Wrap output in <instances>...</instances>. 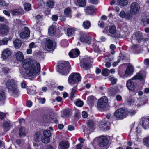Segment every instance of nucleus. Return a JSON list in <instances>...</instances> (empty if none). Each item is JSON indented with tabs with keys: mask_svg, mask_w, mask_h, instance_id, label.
I'll list each match as a JSON object with an SVG mask.
<instances>
[{
	"mask_svg": "<svg viewBox=\"0 0 149 149\" xmlns=\"http://www.w3.org/2000/svg\"><path fill=\"white\" fill-rule=\"evenodd\" d=\"M23 68L25 70V73L27 77L33 76L37 74L40 70V64L37 62L33 63L29 59H26L22 63Z\"/></svg>",
	"mask_w": 149,
	"mask_h": 149,
	"instance_id": "obj_1",
	"label": "nucleus"
},
{
	"mask_svg": "<svg viewBox=\"0 0 149 149\" xmlns=\"http://www.w3.org/2000/svg\"><path fill=\"white\" fill-rule=\"evenodd\" d=\"M6 87L9 93L15 97L18 96L19 91L17 84L13 79H8L6 83Z\"/></svg>",
	"mask_w": 149,
	"mask_h": 149,
	"instance_id": "obj_2",
	"label": "nucleus"
},
{
	"mask_svg": "<svg viewBox=\"0 0 149 149\" xmlns=\"http://www.w3.org/2000/svg\"><path fill=\"white\" fill-rule=\"evenodd\" d=\"M58 71L62 75L68 74L70 72L71 66L68 61H63L58 65Z\"/></svg>",
	"mask_w": 149,
	"mask_h": 149,
	"instance_id": "obj_3",
	"label": "nucleus"
},
{
	"mask_svg": "<svg viewBox=\"0 0 149 149\" xmlns=\"http://www.w3.org/2000/svg\"><path fill=\"white\" fill-rule=\"evenodd\" d=\"M143 79V74L141 73H138L131 79L127 81L126 84L129 90H133L135 88V86L132 80L139 79L141 81Z\"/></svg>",
	"mask_w": 149,
	"mask_h": 149,
	"instance_id": "obj_4",
	"label": "nucleus"
},
{
	"mask_svg": "<svg viewBox=\"0 0 149 149\" xmlns=\"http://www.w3.org/2000/svg\"><path fill=\"white\" fill-rule=\"evenodd\" d=\"M81 77L79 74L76 73H72L69 76L68 83L71 84H77L81 80Z\"/></svg>",
	"mask_w": 149,
	"mask_h": 149,
	"instance_id": "obj_5",
	"label": "nucleus"
},
{
	"mask_svg": "<svg viewBox=\"0 0 149 149\" xmlns=\"http://www.w3.org/2000/svg\"><path fill=\"white\" fill-rule=\"evenodd\" d=\"M90 58L88 57L83 58L80 63V66L82 70H87L92 67V65L89 63L91 61Z\"/></svg>",
	"mask_w": 149,
	"mask_h": 149,
	"instance_id": "obj_6",
	"label": "nucleus"
},
{
	"mask_svg": "<svg viewBox=\"0 0 149 149\" xmlns=\"http://www.w3.org/2000/svg\"><path fill=\"white\" fill-rule=\"evenodd\" d=\"M98 146L100 149H107L108 144V140L104 136L99 137Z\"/></svg>",
	"mask_w": 149,
	"mask_h": 149,
	"instance_id": "obj_7",
	"label": "nucleus"
},
{
	"mask_svg": "<svg viewBox=\"0 0 149 149\" xmlns=\"http://www.w3.org/2000/svg\"><path fill=\"white\" fill-rule=\"evenodd\" d=\"M117 29L116 27L114 25L110 26L109 28L108 27H106L104 30L103 31V32L104 33H106L109 34V33H110L112 35H114V37H117L116 35Z\"/></svg>",
	"mask_w": 149,
	"mask_h": 149,
	"instance_id": "obj_8",
	"label": "nucleus"
},
{
	"mask_svg": "<svg viewBox=\"0 0 149 149\" xmlns=\"http://www.w3.org/2000/svg\"><path fill=\"white\" fill-rule=\"evenodd\" d=\"M140 8V6L137 3H133L130 6V13L135 15L139 13Z\"/></svg>",
	"mask_w": 149,
	"mask_h": 149,
	"instance_id": "obj_9",
	"label": "nucleus"
},
{
	"mask_svg": "<svg viewBox=\"0 0 149 149\" xmlns=\"http://www.w3.org/2000/svg\"><path fill=\"white\" fill-rule=\"evenodd\" d=\"M114 115L117 118L120 119H123L126 116L125 110L123 108H120L116 111Z\"/></svg>",
	"mask_w": 149,
	"mask_h": 149,
	"instance_id": "obj_10",
	"label": "nucleus"
},
{
	"mask_svg": "<svg viewBox=\"0 0 149 149\" xmlns=\"http://www.w3.org/2000/svg\"><path fill=\"white\" fill-rule=\"evenodd\" d=\"M108 102V98L105 96L102 97L99 99L97 103V107L100 108H104Z\"/></svg>",
	"mask_w": 149,
	"mask_h": 149,
	"instance_id": "obj_11",
	"label": "nucleus"
},
{
	"mask_svg": "<svg viewBox=\"0 0 149 149\" xmlns=\"http://www.w3.org/2000/svg\"><path fill=\"white\" fill-rule=\"evenodd\" d=\"M80 37L79 40L81 42H85L88 44H90L91 41V38L89 36H86L83 32L80 33Z\"/></svg>",
	"mask_w": 149,
	"mask_h": 149,
	"instance_id": "obj_12",
	"label": "nucleus"
},
{
	"mask_svg": "<svg viewBox=\"0 0 149 149\" xmlns=\"http://www.w3.org/2000/svg\"><path fill=\"white\" fill-rule=\"evenodd\" d=\"M133 71V66L131 65L128 66L127 67L125 71V74H122L121 76L123 78L127 77L132 74Z\"/></svg>",
	"mask_w": 149,
	"mask_h": 149,
	"instance_id": "obj_13",
	"label": "nucleus"
},
{
	"mask_svg": "<svg viewBox=\"0 0 149 149\" xmlns=\"http://www.w3.org/2000/svg\"><path fill=\"white\" fill-rule=\"evenodd\" d=\"M24 31L20 34V37L22 39L27 38L29 36L30 34V31L27 27H24Z\"/></svg>",
	"mask_w": 149,
	"mask_h": 149,
	"instance_id": "obj_14",
	"label": "nucleus"
},
{
	"mask_svg": "<svg viewBox=\"0 0 149 149\" xmlns=\"http://www.w3.org/2000/svg\"><path fill=\"white\" fill-rule=\"evenodd\" d=\"M45 46L48 49H53L54 48V45L52 39L47 38L46 39Z\"/></svg>",
	"mask_w": 149,
	"mask_h": 149,
	"instance_id": "obj_15",
	"label": "nucleus"
},
{
	"mask_svg": "<svg viewBox=\"0 0 149 149\" xmlns=\"http://www.w3.org/2000/svg\"><path fill=\"white\" fill-rule=\"evenodd\" d=\"M69 147V143L67 141H63L59 143L58 148L60 149H67Z\"/></svg>",
	"mask_w": 149,
	"mask_h": 149,
	"instance_id": "obj_16",
	"label": "nucleus"
},
{
	"mask_svg": "<svg viewBox=\"0 0 149 149\" xmlns=\"http://www.w3.org/2000/svg\"><path fill=\"white\" fill-rule=\"evenodd\" d=\"M133 36L135 38L138 42H140L143 39V36L142 33L140 31H137L133 34Z\"/></svg>",
	"mask_w": 149,
	"mask_h": 149,
	"instance_id": "obj_17",
	"label": "nucleus"
},
{
	"mask_svg": "<svg viewBox=\"0 0 149 149\" xmlns=\"http://www.w3.org/2000/svg\"><path fill=\"white\" fill-rule=\"evenodd\" d=\"M11 55L10 50L8 49H5L2 52L1 57L4 60H6L8 58V57Z\"/></svg>",
	"mask_w": 149,
	"mask_h": 149,
	"instance_id": "obj_18",
	"label": "nucleus"
},
{
	"mask_svg": "<svg viewBox=\"0 0 149 149\" xmlns=\"http://www.w3.org/2000/svg\"><path fill=\"white\" fill-rule=\"evenodd\" d=\"M80 52L78 49H73L69 53V56L72 58L76 57L79 55Z\"/></svg>",
	"mask_w": 149,
	"mask_h": 149,
	"instance_id": "obj_19",
	"label": "nucleus"
},
{
	"mask_svg": "<svg viewBox=\"0 0 149 149\" xmlns=\"http://www.w3.org/2000/svg\"><path fill=\"white\" fill-rule=\"evenodd\" d=\"M8 30V26L6 25H2L0 26V33L1 35H6Z\"/></svg>",
	"mask_w": 149,
	"mask_h": 149,
	"instance_id": "obj_20",
	"label": "nucleus"
},
{
	"mask_svg": "<svg viewBox=\"0 0 149 149\" xmlns=\"http://www.w3.org/2000/svg\"><path fill=\"white\" fill-rule=\"evenodd\" d=\"M10 12L13 15H22L23 14L22 11V9L20 8L18 9L10 10Z\"/></svg>",
	"mask_w": 149,
	"mask_h": 149,
	"instance_id": "obj_21",
	"label": "nucleus"
},
{
	"mask_svg": "<svg viewBox=\"0 0 149 149\" xmlns=\"http://www.w3.org/2000/svg\"><path fill=\"white\" fill-rule=\"evenodd\" d=\"M120 91L117 87L110 88L109 89V93L111 95H114L119 92Z\"/></svg>",
	"mask_w": 149,
	"mask_h": 149,
	"instance_id": "obj_22",
	"label": "nucleus"
},
{
	"mask_svg": "<svg viewBox=\"0 0 149 149\" xmlns=\"http://www.w3.org/2000/svg\"><path fill=\"white\" fill-rule=\"evenodd\" d=\"M12 125L10 121H5L3 123V127L6 131H8L11 127Z\"/></svg>",
	"mask_w": 149,
	"mask_h": 149,
	"instance_id": "obj_23",
	"label": "nucleus"
},
{
	"mask_svg": "<svg viewBox=\"0 0 149 149\" xmlns=\"http://www.w3.org/2000/svg\"><path fill=\"white\" fill-rule=\"evenodd\" d=\"M17 59L19 61H22L24 59V56L22 53L20 51L17 52L16 54Z\"/></svg>",
	"mask_w": 149,
	"mask_h": 149,
	"instance_id": "obj_24",
	"label": "nucleus"
},
{
	"mask_svg": "<svg viewBox=\"0 0 149 149\" xmlns=\"http://www.w3.org/2000/svg\"><path fill=\"white\" fill-rule=\"evenodd\" d=\"M142 121L143 127L145 129L148 127L149 125V118H143L142 119Z\"/></svg>",
	"mask_w": 149,
	"mask_h": 149,
	"instance_id": "obj_25",
	"label": "nucleus"
},
{
	"mask_svg": "<svg viewBox=\"0 0 149 149\" xmlns=\"http://www.w3.org/2000/svg\"><path fill=\"white\" fill-rule=\"evenodd\" d=\"M96 9L95 7L93 6H88L85 10V12L88 14H91L95 12Z\"/></svg>",
	"mask_w": 149,
	"mask_h": 149,
	"instance_id": "obj_26",
	"label": "nucleus"
},
{
	"mask_svg": "<svg viewBox=\"0 0 149 149\" xmlns=\"http://www.w3.org/2000/svg\"><path fill=\"white\" fill-rule=\"evenodd\" d=\"M71 10L70 8H68L65 9L64 11L65 16L66 17H71Z\"/></svg>",
	"mask_w": 149,
	"mask_h": 149,
	"instance_id": "obj_27",
	"label": "nucleus"
},
{
	"mask_svg": "<svg viewBox=\"0 0 149 149\" xmlns=\"http://www.w3.org/2000/svg\"><path fill=\"white\" fill-rule=\"evenodd\" d=\"M56 31V27L54 25L51 26L48 29V33L51 36L54 35Z\"/></svg>",
	"mask_w": 149,
	"mask_h": 149,
	"instance_id": "obj_28",
	"label": "nucleus"
},
{
	"mask_svg": "<svg viewBox=\"0 0 149 149\" xmlns=\"http://www.w3.org/2000/svg\"><path fill=\"white\" fill-rule=\"evenodd\" d=\"M99 137H96L91 142V144L94 147L95 149H97V147L98 146L99 144Z\"/></svg>",
	"mask_w": 149,
	"mask_h": 149,
	"instance_id": "obj_29",
	"label": "nucleus"
},
{
	"mask_svg": "<svg viewBox=\"0 0 149 149\" xmlns=\"http://www.w3.org/2000/svg\"><path fill=\"white\" fill-rule=\"evenodd\" d=\"M13 44L15 48L16 49H18L21 46L22 42L20 40L17 39L13 42Z\"/></svg>",
	"mask_w": 149,
	"mask_h": 149,
	"instance_id": "obj_30",
	"label": "nucleus"
},
{
	"mask_svg": "<svg viewBox=\"0 0 149 149\" xmlns=\"http://www.w3.org/2000/svg\"><path fill=\"white\" fill-rule=\"evenodd\" d=\"M19 133L20 137L25 136L26 135V132L24 127H21L19 130Z\"/></svg>",
	"mask_w": 149,
	"mask_h": 149,
	"instance_id": "obj_31",
	"label": "nucleus"
},
{
	"mask_svg": "<svg viewBox=\"0 0 149 149\" xmlns=\"http://www.w3.org/2000/svg\"><path fill=\"white\" fill-rule=\"evenodd\" d=\"M87 102L88 104L90 105H93L94 103V98L93 96L89 97L87 100Z\"/></svg>",
	"mask_w": 149,
	"mask_h": 149,
	"instance_id": "obj_32",
	"label": "nucleus"
},
{
	"mask_svg": "<svg viewBox=\"0 0 149 149\" xmlns=\"http://www.w3.org/2000/svg\"><path fill=\"white\" fill-rule=\"evenodd\" d=\"M117 3L119 5L124 7L128 4V2L127 0H118Z\"/></svg>",
	"mask_w": 149,
	"mask_h": 149,
	"instance_id": "obj_33",
	"label": "nucleus"
},
{
	"mask_svg": "<svg viewBox=\"0 0 149 149\" xmlns=\"http://www.w3.org/2000/svg\"><path fill=\"white\" fill-rule=\"evenodd\" d=\"M6 96L5 92L2 90L0 89V101L5 100Z\"/></svg>",
	"mask_w": 149,
	"mask_h": 149,
	"instance_id": "obj_34",
	"label": "nucleus"
},
{
	"mask_svg": "<svg viewBox=\"0 0 149 149\" xmlns=\"http://www.w3.org/2000/svg\"><path fill=\"white\" fill-rule=\"evenodd\" d=\"M77 84L72 89V90L71 91L70 95L71 96L70 97V98L71 99V100H72V98L75 97V96L74 95V94L76 93V92L77 91V89L76 88V87L77 86Z\"/></svg>",
	"mask_w": 149,
	"mask_h": 149,
	"instance_id": "obj_35",
	"label": "nucleus"
},
{
	"mask_svg": "<svg viewBox=\"0 0 149 149\" xmlns=\"http://www.w3.org/2000/svg\"><path fill=\"white\" fill-rule=\"evenodd\" d=\"M77 5L80 7H84L86 6L85 0H77Z\"/></svg>",
	"mask_w": 149,
	"mask_h": 149,
	"instance_id": "obj_36",
	"label": "nucleus"
},
{
	"mask_svg": "<svg viewBox=\"0 0 149 149\" xmlns=\"http://www.w3.org/2000/svg\"><path fill=\"white\" fill-rule=\"evenodd\" d=\"M67 33L68 36H72L74 34V31L72 28H68L67 30Z\"/></svg>",
	"mask_w": 149,
	"mask_h": 149,
	"instance_id": "obj_37",
	"label": "nucleus"
},
{
	"mask_svg": "<svg viewBox=\"0 0 149 149\" xmlns=\"http://www.w3.org/2000/svg\"><path fill=\"white\" fill-rule=\"evenodd\" d=\"M83 26L85 29H88L91 26L90 22L88 21H86L83 22Z\"/></svg>",
	"mask_w": 149,
	"mask_h": 149,
	"instance_id": "obj_38",
	"label": "nucleus"
},
{
	"mask_svg": "<svg viewBox=\"0 0 149 149\" xmlns=\"http://www.w3.org/2000/svg\"><path fill=\"white\" fill-rule=\"evenodd\" d=\"M43 136L45 137H50L51 135V133L50 130H45L43 132Z\"/></svg>",
	"mask_w": 149,
	"mask_h": 149,
	"instance_id": "obj_39",
	"label": "nucleus"
},
{
	"mask_svg": "<svg viewBox=\"0 0 149 149\" xmlns=\"http://www.w3.org/2000/svg\"><path fill=\"white\" fill-rule=\"evenodd\" d=\"M109 79L111 81V83L112 85L116 84L117 81V79L114 78L112 76H109Z\"/></svg>",
	"mask_w": 149,
	"mask_h": 149,
	"instance_id": "obj_40",
	"label": "nucleus"
},
{
	"mask_svg": "<svg viewBox=\"0 0 149 149\" xmlns=\"http://www.w3.org/2000/svg\"><path fill=\"white\" fill-rule=\"evenodd\" d=\"M8 40V38L6 37L3 38L2 40H0V45H7Z\"/></svg>",
	"mask_w": 149,
	"mask_h": 149,
	"instance_id": "obj_41",
	"label": "nucleus"
},
{
	"mask_svg": "<svg viewBox=\"0 0 149 149\" xmlns=\"http://www.w3.org/2000/svg\"><path fill=\"white\" fill-rule=\"evenodd\" d=\"M42 141L45 143H47L50 142V137H45V136L42 138Z\"/></svg>",
	"mask_w": 149,
	"mask_h": 149,
	"instance_id": "obj_42",
	"label": "nucleus"
},
{
	"mask_svg": "<svg viewBox=\"0 0 149 149\" xmlns=\"http://www.w3.org/2000/svg\"><path fill=\"white\" fill-rule=\"evenodd\" d=\"M110 71L107 68L103 69L102 71V74L104 76H107L109 74Z\"/></svg>",
	"mask_w": 149,
	"mask_h": 149,
	"instance_id": "obj_43",
	"label": "nucleus"
},
{
	"mask_svg": "<svg viewBox=\"0 0 149 149\" xmlns=\"http://www.w3.org/2000/svg\"><path fill=\"white\" fill-rule=\"evenodd\" d=\"M94 122L92 120H88L87 122V124L89 129H92L94 125Z\"/></svg>",
	"mask_w": 149,
	"mask_h": 149,
	"instance_id": "obj_44",
	"label": "nucleus"
},
{
	"mask_svg": "<svg viewBox=\"0 0 149 149\" xmlns=\"http://www.w3.org/2000/svg\"><path fill=\"white\" fill-rule=\"evenodd\" d=\"M43 118L44 121L45 123L49 122L51 120V118H50L49 116L46 115L44 116Z\"/></svg>",
	"mask_w": 149,
	"mask_h": 149,
	"instance_id": "obj_45",
	"label": "nucleus"
},
{
	"mask_svg": "<svg viewBox=\"0 0 149 149\" xmlns=\"http://www.w3.org/2000/svg\"><path fill=\"white\" fill-rule=\"evenodd\" d=\"M135 102L134 99L132 97H130L127 100V103L128 105H132Z\"/></svg>",
	"mask_w": 149,
	"mask_h": 149,
	"instance_id": "obj_46",
	"label": "nucleus"
},
{
	"mask_svg": "<svg viewBox=\"0 0 149 149\" xmlns=\"http://www.w3.org/2000/svg\"><path fill=\"white\" fill-rule=\"evenodd\" d=\"M132 14L130 13H126L125 15V18L126 20H130L131 19L132 17Z\"/></svg>",
	"mask_w": 149,
	"mask_h": 149,
	"instance_id": "obj_47",
	"label": "nucleus"
},
{
	"mask_svg": "<svg viewBox=\"0 0 149 149\" xmlns=\"http://www.w3.org/2000/svg\"><path fill=\"white\" fill-rule=\"evenodd\" d=\"M75 104L77 106L79 107H81L83 105L84 103L82 101L78 99L76 102Z\"/></svg>",
	"mask_w": 149,
	"mask_h": 149,
	"instance_id": "obj_48",
	"label": "nucleus"
},
{
	"mask_svg": "<svg viewBox=\"0 0 149 149\" xmlns=\"http://www.w3.org/2000/svg\"><path fill=\"white\" fill-rule=\"evenodd\" d=\"M63 114L65 117H69L70 115V112L69 110H65L63 112Z\"/></svg>",
	"mask_w": 149,
	"mask_h": 149,
	"instance_id": "obj_49",
	"label": "nucleus"
},
{
	"mask_svg": "<svg viewBox=\"0 0 149 149\" xmlns=\"http://www.w3.org/2000/svg\"><path fill=\"white\" fill-rule=\"evenodd\" d=\"M20 73L22 75V76L25 78H27V75L25 73V70L23 68L20 69Z\"/></svg>",
	"mask_w": 149,
	"mask_h": 149,
	"instance_id": "obj_50",
	"label": "nucleus"
},
{
	"mask_svg": "<svg viewBox=\"0 0 149 149\" xmlns=\"http://www.w3.org/2000/svg\"><path fill=\"white\" fill-rule=\"evenodd\" d=\"M31 5L29 3H26L24 5V8L26 11H29L31 10Z\"/></svg>",
	"mask_w": 149,
	"mask_h": 149,
	"instance_id": "obj_51",
	"label": "nucleus"
},
{
	"mask_svg": "<svg viewBox=\"0 0 149 149\" xmlns=\"http://www.w3.org/2000/svg\"><path fill=\"white\" fill-rule=\"evenodd\" d=\"M143 141L145 145L149 147V138H145L143 139Z\"/></svg>",
	"mask_w": 149,
	"mask_h": 149,
	"instance_id": "obj_52",
	"label": "nucleus"
},
{
	"mask_svg": "<svg viewBox=\"0 0 149 149\" xmlns=\"http://www.w3.org/2000/svg\"><path fill=\"white\" fill-rule=\"evenodd\" d=\"M33 28L37 31H39L40 29V24L37 22L36 24L33 26Z\"/></svg>",
	"mask_w": 149,
	"mask_h": 149,
	"instance_id": "obj_53",
	"label": "nucleus"
},
{
	"mask_svg": "<svg viewBox=\"0 0 149 149\" xmlns=\"http://www.w3.org/2000/svg\"><path fill=\"white\" fill-rule=\"evenodd\" d=\"M40 134L39 132H36L34 136V139L36 141H37L38 140L39 138Z\"/></svg>",
	"mask_w": 149,
	"mask_h": 149,
	"instance_id": "obj_54",
	"label": "nucleus"
},
{
	"mask_svg": "<svg viewBox=\"0 0 149 149\" xmlns=\"http://www.w3.org/2000/svg\"><path fill=\"white\" fill-rule=\"evenodd\" d=\"M136 113V111L133 110H130L127 111L128 114L130 116L134 115Z\"/></svg>",
	"mask_w": 149,
	"mask_h": 149,
	"instance_id": "obj_55",
	"label": "nucleus"
},
{
	"mask_svg": "<svg viewBox=\"0 0 149 149\" xmlns=\"http://www.w3.org/2000/svg\"><path fill=\"white\" fill-rule=\"evenodd\" d=\"M35 90H33L32 88L28 89L27 91L28 93L30 95L35 94Z\"/></svg>",
	"mask_w": 149,
	"mask_h": 149,
	"instance_id": "obj_56",
	"label": "nucleus"
},
{
	"mask_svg": "<svg viewBox=\"0 0 149 149\" xmlns=\"http://www.w3.org/2000/svg\"><path fill=\"white\" fill-rule=\"evenodd\" d=\"M53 1H49L47 3V6L50 8H52L53 6Z\"/></svg>",
	"mask_w": 149,
	"mask_h": 149,
	"instance_id": "obj_57",
	"label": "nucleus"
},
{
	"mask_svg": "<svg viewBox=\"0 0 149 149\" xmlns=\"http://www.w3.org/2000/svg\"><path fill=\"white\" fill-rule=\"evenodd\" d=\"M125 14L126 13H125V11L123 10H122L121 11L119 14V16L122 18H125Z\"/></svg>",
	"mask_w": 149,
	"mask_h": 149,
	"instance_id": "obj_58",
	"label": "nucleus"
},
{
	"mask_svg": "<svg viewBox=\"0 0 149 149\" xmlns=\"http://www.w3.org/2000/svg\"><path fill=\"white\" fill-rule=\"evenodd\" d=\"M100 127L102 130H104L106 129V125L105 123H103L102 124H101L99 125Z\"/></svg>",
	"mask_w": 149,
	"mask_h": 149,
	"instance_id": "obj_59",
	"label": "nucleus"
},
{
	"mask_svg": "<svg viewBox=\"0 0 149 149\" xmlns=\"http://www.w3.org/2000/svg\"><path fill=\"white\" fill-rule=\"evenodd\" d=\"M51 18L53 21H56L57 20L58 17L57 15H53Z\"/></svg>",
	"mask_w": 149,
	"mask_h": 149,
	"instance_id": "obj_60",
	"label": "nucleus"
},
{
	"mask_svg": "<svg viewBox=\"0 0 149 149\" xmlns=\"http://www.w3.org/2000/svg\"><path fill=\"white\" fill-rule=\"evenodd\" d=\"M98 24L100 27L102 28H104L105 26L104 23L103 22L99 21L98 23Z\"/></svg>",
	"mask_w": 149,
	"mask_h": 149,
	"instance_id": "obj_61",
	"label": "nucleus"
},
{
	"mask_svg": "<svg viewBox=\"0 0 149 149\" xmlns=\"http://www.w3.org/2000/svg\"><path fill=\"white\" fill-rule=\"evenodd\" d=\"M2 70L5 73H7L10 70L8 68L6 67L3 68H2Z\"/></svg>",
	"mask_w": 149,
	"mask_h": 149,
	"instance_id": "obj_62",
	"label": "nucleus"
},
{
	"mask_svg": "<svg viewBox=\"0 0 149 149\" xmlns=\"http://www.w3.org/2000/svg\"><path fill=\"white\" fill-rule=\"evenodd\" d=\"M6 116V114L2 112H0V119H2Z\"/></svg>",
	"mask_w": 149,
	"mask_h": 149,
	"instance_id": "obj_63",
	"label": "nucleus"
},
{
	"mask_svg": "<svg viewBox=\"0 0 149 149\" xmlns=\"http://www.w3.org/2000/svg\"><path fill=\"white\" fill-rule=\"evenodd\" d=\"M90 2L93 4H96L98 3V0H89Z\"/></svg>",
	"mask_w": 149,
	"mask_h": 149,
	"instance_id": "obj_64",
	"label": "nucleus"
}]
</instances>
